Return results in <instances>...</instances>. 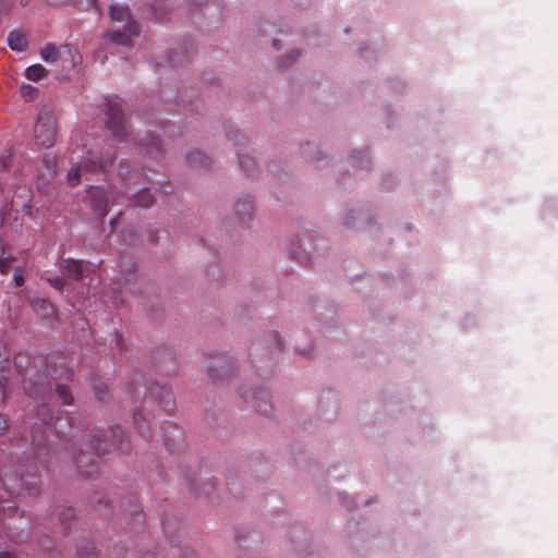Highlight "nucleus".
I'll return each mask as SVG.
<instances>
[{
  "label": "nucleus",
  "instance_id": "nucleus-5",
  "mask_svg": "<svg viewBox=\"0 0 558 558\" xmlns=\"http://www.w3.org/2000/svg\"><path fill=\"white\" fill-rule=\"evenodd\" d=\"M88 263L71 258L63 260L62 264V268L65 270L66 275L74 280L83 278L88 270Z\"/></svg>",
  "mask_w": 558,
  "mask_h": 558
},
{
  "label": "nucleus",
  "instance_id": "nucleus-18",
  "mask_svg": "<svg viewBox=\"0 0 558 558\" xmlns=\"http://www.w3.org/2000/svg\"><path fill=\"white\" fill-rule=\"evenodd\" d=\"M40 57L46 62L53 63V62H56L58 60V50L52 45H46L40 50Z\"/></svg>",
  "mask_w": 558,
  "mask_h": 558
},
{
  "label": "nucleus",
  "instance_id": "nucleus-20",
  "mask_svg": "<svg viewBox=\"0 0 558 558\" xmlns=\"http://www.w3.org/2000/svg\"><path fill=\"white\" fill-rule=\"evenodd\" d=\"M56 391H57L59 399L61 400V402L63 404L70 405L72 403V401H73L72 393L66 386L59 385V386H57Z\"/></svg>",
  "mask_w": 558,
  "mask_h": 558
},
{
  "label": "nucleus",
  "instance_id": "nucleus-26",
  "mask_svg": "<svg viewBox=\"0 0 558 558\" xmlns=\"http://www.w3.org/2000/svg\"><path fill=\"white\" fill-rule=\"evenodd\" d=\"M8 428V421L5 417L0 415V434H3Z\"/></svg>",
  "mask_w": 558,
  "mask_h": 558
},
{
  "label": "nucleus",
  "instance_id": "nucleus-33",
  "mask_svg": "<svg viewBox=\"0 0 558 558\" xmlns=\"http://www.w3.org/2000/svg\"><path fill=\"white\" fill-rule=\"evenodd\" d=\"M100 167H101L102 169H105L106 165H105V163H102V162H100Z\"/></svg>",
  "mask_w": 558,
  "mask_h": 558
},
{
  "label": "nucleus",
  "instance_id": "nucleus-22",
  "mask_svg": "<svg viewBox=\"0 0 558 558\" xmlns=\"http://www.w3.org/2000/svg\"><path fill=\"white\" fill-rule=\"evenodd\" d=\"M21 94L25 100H32L37 94V88L29 84L23 85L21 86Z\"/></svg>",
  "mask_w": 558,
  "mask_h": 558
},
{
  "label": "nucleus",
  "instance_id": "nucleus-21",
  "mask_svg": "<svg viewBox=\"0 0 558 558\" xmlns=\"http://www.w3.org/2000/svg\"><path fill=\"white\" fill-rule=\"evenodd\" d=\"M52 3L56 4H69L78 7L82 9H86L87 7L92 5L94 3V0H50Z\"/></svg>",
  "mask_w": 558,
  "mask_h": 558
},
{
  "label": "nucleus",
  "instance_id": "nucleus-3",
  "mask_svg": "<svg viewBox=\"0 0 558 558\" xmlns=\"http://www.w3.org/2000/svg\"><path fill=\"white\" fill-rule=\"evenodd\" d=\"M208 374L214 381H223L233 374V363L226 356H219L208 365Z\"/></svg>",
  "mask_w": 558,
  "mask_h": 558
},
{
  "label": "nucleus",
  "instance_id": "nucleus-7",
  "mask_svg": "<svg viewBox=\"0 0 558 558\" xmlns=\"http://www.w3.org/2000/svg\"><path fill=\"white\" fill-rule=\"evenodd\" d=\"M356 219L366 220V223L368 226L373 223V220L371 217L367 216L365 208H348L345 210V215L343 218V223L345 225V227L347 228H355Z\"/></svg>",
  "mask_w": 558,
  "mask_h": 558
},
{
  "label": "nucleus",
  "instance_id": "nucleus-2",
  "mask_svg": "<svg viewBox=\"0 0 558 558\" xmlns=\"http://www.w3.org/2000/svg\"><path fill=\"white\" fill-rule=\"evenodd\" d=\"M109 16L111 22L122 23L124 31L133 35H138L140 26L133 21L130 9L126 5L110 4Z\"/></svg>",
  "mask_w": 558,
  "mask_h": 558
},
{
  "label": "nucleus",
  "instance_id": "nucleus-16",
  "mask_svg": "<svg viewBox=\"0 0 558 558\" xmlns=\"http://www.w3.org/2000/svg\"><path fill=\"white\" fill-rule=\"evenodd\" d=\"M88 170V166L87 165H76V166H73L69 172H68V175H66V180H68V183L72 186L76 185L78 182H80V178L83 173V171H87Z\"/></svg>",
  "mask_w": 558,
  "mask_h": 558
},
{
  "label": "nucleus",
  "instance_id": "nucleus-17",
  "mask_svg": "<svg viewBox=\"0 0 558 558\" xmlns=\"http://www.w3.org/2000/svg\"><path fill=\"white\" fill-rule=\"evenodd\" d=\"M47 71L41 64H34L26 69L25 75L29 81H38L46 75Z\"/></svg>",
  "mask_w": 558,
  "mask_h": 558
},
{
  "label": "nucleus",
  "instance_id": "nucleus-9",
  "mask_svg": "<svg viewBox=\"0 0 558 558\" xmlns=\"http://www.w3.org/2000/svg\"><path fill=\"white\" fill-rule=\"evenodd\" d=\"M269 398V393L265 389H256L251 393L253 405L260 412H267Z\"/></svg>",
  "mask_w": 558,
  "mask_h": 558
},
{
  "label": "nucleus",
  "instance_id": "nucleus-8",
  "mask_svg": "<svg viewBox=\"0 0 558 558\" xmlns=\"http://www.w3.org/2000/svg\"><path fill=\"white\" fill-rule=\"evenodd\" d=\"M296 247H292L291 253L295 258H299L301 262L308 260V254L312 248V240L308 235H302L296 240Z\"/></svg>",
  "mask_w": 558,
  "mask_h": 558
},
{
  "label": "nucleus",
  "instance_id": "nucleus-19",
  "mask_svg": "<svg viewBox=\"0 0 558 558\" xmlns=\"http://www.w3.org/2000/svg\"><path fill=\"white\" fill-rule=\"evenodd\" d=\"M187 160L192 166L203 167L208 163V158L201 151L195 150L189 154Z\"/></svg>",
  "mask_w": 558,
  "mask_h": 558
},
{
  "label": "nucleus",
  "instance_id": "nucleus-23",
  "mask_svg": "<svg viewBox=\"0 0 558 558\" xmlns=\"http://www.w3.org/2000/svg\"><path fill=\"white\" fill-rule=\"evenodd\" d=\"M49 284L58 291L63 290V280L60 278L48 279Z\"/></svg>",
  "mask_w": 558,
  "mask_h": 558
},
{
  "label": "nucleus",
  "instance_id": "nucleus-10",
  "mask_svg": "<svg viewBox=\"0 0 558 558\" xmlns=\"http://www.w3.org/2000/svg\"><path fill=\"white\" fill-rule=\"evenodd\" d=\"M134 36L133 34H130L129 32L124 31V33L120 31H110L105 34V37L112 44L120 45V46H130L131 45V37Z\"/></svg>",
  "mask_w": 558,
  "mask_h": 558
},
{
  "label": "nucleus",
  "instance_id": "nucleus-31",
  "mask_svg": "<svg viewBox=\"0 0 558 558\" xmlns=\"http://www.w3.org/2000/svg\"><path fill=\"white\" fill-rule=\"evenodd\" d=\"M163 393L167 395V396H170V391L168 389H165Z\"/></svg>",
  "mask_w": 558,
  "mask_h": 558
},
{
  "label": "nucleus",
  "instance_id": "nucleus-6",
  "mask_svg": "<svg viewBox=\"0 0 558 558\" xmlns=\"http://www.w3.org/2000/svg\"><path fill=\"white\" fill-rule=\"evenodd\" d=\"M253 208V199L251 197H244L234 203L233 211L240 222H245L251 219Z\"/></svg>",
  "mask_w": 558,
  "mask_h": 558
},
{
  "label": "nucleus",
  "instance_id": "nucleus-29",
  "mask_svg": "<svg viewBox=\"0 0 558 558\" xmlns=\"http://www.w3.org/2000/svg\"><path fill=\"white\" fill-rule=\"evenodd\" d=\"M274 47H275L276 49H280L279 43H278V40H277V39H275V40H274Z\"/></svg>",
  "mask_w": 558,
  "mask_h": 558
},
{
  "label": "nucleus",
  "instance_id": "nucleus-25",
  "mask_svg": "<svg viewBox=\"0 0 558 558\" xmlns=\"http://www.w3.org/2000/svg\"><path fill=\"white\" fill-rule=\"evenodd\" d=\"M299 57H300V51H299V50H291V51L287 54V59H288L289 61H294V60H296Z\"/></svg>",
  "mask_w": 558,
  "mask_h": 558
},
{
  "label": "nucleus",
  "instance_id": "nucleus-4",
  "mask_svg": "<svg viewBox=\"0 0 558 558\" xmlns=\"http://www.w3.org/2000/svg\"><path fill=\"white\" fill-rule=\"evenodd\" d=\"M31 306L35 314L45 322H52L57 318V311L52 303L47 299L36 298L31 301Z\"/></svg>",
  "mask_w": 558,
  "mask_h": 558
},
{
  "label": "nucleus",
  "instance_id": "nucleus-27",
  "mask_svg": "<svg viewBox=\"0 0 558 558\" xmlns=\"http://www.w3.org/2000/svg\"><path fill=\"white\" fill-rule=\"evenodd\" d=\"M270 337L274 339V341L276 342V345L278 349L281 348L282 345V342H281V339H280V336L277 333V332H274L270 335Z\"/></svg>",
  "mask_w": 558,
  "mask_h": 558
},
{
  "label": "nucleus",
  "instance_id": "nucleus-1",
  "mask_svg": "<svg viewBox=\"0 0 558 558\" xmlns=\"http://www.w3.org/2000/svg\"><path fill=\"white\" fill-rule=\"evenodd\" d=\"M36 143L43 147H50L56 141V126L52 117L49 114L39 116L35 128Z\"/></svg>",
  "mask_w": 558,
  "mask_h": 558
},
{
  "label": "nucleus",
  "instance_id": "nucleus-24",
  "mask_svg": "<svg viewBox=\"0 0 558 558\" xmlns=\"http://www.w3.org/2000/svg\"><path fill=\"white\" fill-rule=\"evenodd\" d=\"M13 280H14V282H15V284L17 287H21V286L24 284V277H23V275L21 272L20 274H14Z\"/></svg>",
  "mask_w": 558,
  "mask_h": 558
},
{
  "label": "nucleus",
  "instance_id": "nucleus-14",
  "mask_svg": "<svg viewBox=\"0 0 558 558\" xmlns=\"http://www.w3.org/2000/svg\"><path fill=\"white\" fill-rule=\"evenodd\" d=\"M154 203V196L148 190L140 191L132 199L131 204L137 207H148Z\"/></svg>",
  "mask_w": 558,
  "mask_h": 558
},
{
  "label": "nucleus",
  "instance_id": "nucleus-11",
  "mask_svg": "<svg viewBox=\"0 0 558 558\" xmlns=\"http://www.w3.org/2000/svg\"><path fill=\"white\" fill-rule=\"evenodd\" d=\"M10 357L7 353L0 351V387L5 391L9 380Z\"/></svg>",
  "mask_w": 558,
  "mask_h": 558
},
{
  "label": "nucleus",
  "instance_id": "nucleus-32",
  "mask_svg": "<svg viewBox=\"0 0 558 558\" xmlns=\"http://www.w3.org/2000/svg\"><path fill=\"white\" fill-rule=\"evenodd\" d=\"M93 449H94V451H95L96 453H99V450H98V448H97L96 446H94V447H93Z\"/></svg>",
  "mask_w": 558,
  "mask_h": 558
},
{
  "label": "nucleus",
  "instance_id": "nucleus-13",
  "mask_svg": "<svg viewBox=\"0 0 558 558\" xmlns=\"http://www.w3.org/2000/svg\"><path fill=\"white\" fill-rule=\"evenodd\" d=\"M107 125L112 131L114 136H124V132L122 131V129L124 128V121L120 112L112 113L107 122Z\"/></svg>",
  "mask_w": 558,
  "mask_h": 558
},
{
  "label": "nucleus",
  "instance_id": "nucleus-12",
  "mask_svg": "<svg viewBox=\"0 0 558 558\" xmlns=\"http://www.w3.org/2000/svg\"><path fill=\"white\" fill-rule=\"evenodd\" d=\"M8 44L14 51L22 52L27 48V40L24 35L13 32L9 34Z\"/></svg>",
  "mask_w": 558,
  "mask_h": 558
},
{
  "label": "nucleus",
  "instance_id": "nucleus-28",
  "mask_svg": "<svg viewBox=\"0 0 558 558\" xmlns=\"http://www.w3.org/2000/svg\"><path fill=\"white\" fill-rule=\"evenodd\" d=\"M0 558H15V556L9 550H0Z\"/></svg>",
  "mask_w": 558,
  "mask_h": 558
},
{
  "label": "nucleus",
  "instance_id": "nucleus-15",
  "mask_svg": "<svg viewBox=\"0 0 558 558\" xmlns=\"http://www.w3.org/2000/svg\"><path fill=\"white\" fill-rule=\"evenodd\" d=\"M102 197H104V192L101 190H95V192L92 195L93 206L95 207L96 210H98V213L101 217L106 216L107 205H108V199L106 198L104 201Z\"/></svg>",
  "mask_w": 558,
  "mask_h": 558
},
{
  "label": "nucleus",
  "instance_id": "nucleus-30",
  "mask_svg": "<svg viewBox=\"0 0 558 558\" xmlns=\"http://www.w3.org/2000/svg\"><path fill=\"white\" fill-rule=\"evenodd\" d=\"M31 0H20L21 4L26 5Z\"/></svg>",
  "mask_w": 558,
  "mask_h": 558
}]
</instances>
